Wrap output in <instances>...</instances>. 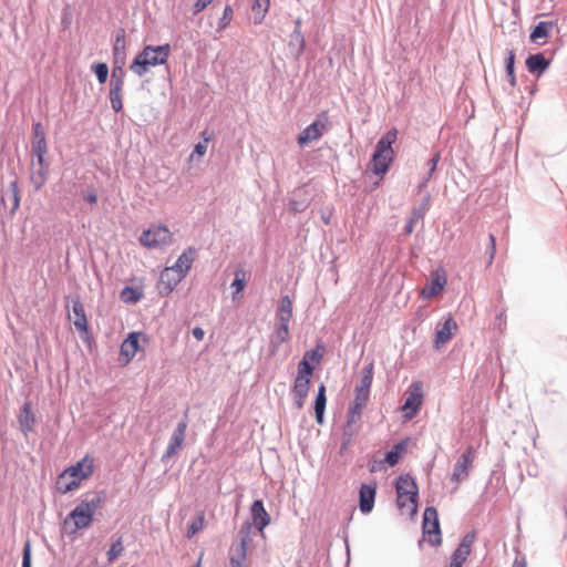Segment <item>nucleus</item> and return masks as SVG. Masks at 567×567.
Segmentation results:
<instances>
[{
    "label": "nucleus",
    "instance_id": "f257e3e1",
    "mask_svg": "<svg viewBox=\"0 0 567 567\" xmlns=\"http://www.w3.org/2000/svg\"><path fill=\"white\" fill-rule=\"evenodd\" d=\"M104 497L95 495L82 501L65 518L64 527L70 534L91 526L95 512L101 507Z\"/></svg>",
    "mask_w": 567,
    "mask_h": 567
},
{
    "label": "nucleus",
    "instance_id": "f03ea898",
    "mask_svg": "<svg viewBox=\"0 0 567 567\" xmlns=\"http://www.w3.org/2000/svg\"><path fill=\"white\" fill-rule=\"evenodd\" d=\"M94 460L90 456H84L75 465L65 468L58 477L56 488L60 493H69L76 487L80 483L89 478L93 474Z\"/></svg>",
    "mask_w": 567,
    "mask_h": 567
},
{
    "label": "nucleus",
    "instance_id": "7ed1b4c3",
    "mask_svg": "<svg viewBox=\"0 0 567 567\" xmlns=\"http://www.w3.org/2000/svg\"><path fill=\"white\" fill-rule=\"evenodd\" d=\"M398 138V130L391 128L377 143L375 151L370 161L372 172L379 176H383L394 159V151L392 144Z\"/></svg>",
    "mask_w": 567,
    "mask_h": 567
},
{
    "label": "nucleus",
    "instance_id": "20e7f679",
    "mask_svg": "<svg viewBox=\"0 0 567 567\" xmlns=\"http://www.w3.org/2000/svg\"><path fill=\"white\" fill-rule=\"evenodd\" d=\"M169 52V44L146 45L131 63L130 70L138 76H143L150 68L166 63Z\"/></svg>",
    "mask_w": 567,
    "mask_h": 567
},
{
    "label": "nucleus",
    "instance_id": "39448f33",
    "mask_svg": "<svg viewBox=\"0 0 567 567\" xmlns=\"http://www.w3.org/2000/svg\"><path fill=\"white\" fill-rule=\"evenodd\" d=\"M395 487L398 507L409 515H414L417 511V486L414 480L409 475H401Z\"/></svg>",
    "mask_w": 567,
    "mask_h": 567
},
{
    "label": "nucleus",
    "instance_id": "423d86ee",
    "mask_svg": "<svg viewBox=\"0 0 567 567\" xmlns=\"http://www.w3.org/2000/svg\"><path fill=\"white\" fill-rule=\"evenodd\" d=\"M292 300L289 296H284L280 299L276 311V318L278 320V327L274 332L275 342L280 344L289 339V322L292 319Z\"/></svg>",
    "mask_w": 567,
    "mask_h": 567
},
{
    "label": "nucleus",
    "instance_id": "0eeeda50",
    "mask_svg": "<svg viewBox=\"0 0 567 567\" xmlns=\"http://www.w3.org/2000/svg\"><path fill=\"white\" fill-rule=\"evenodd\" d=\"M173 241V234L163 225H152L144 230L140 237V243L146 248H162Z\"/></svg>",
    "mask_w": 567,
    "mask_h": 567
},
{
    "label": "nucleus",
    "instance_id": "6e6552de",
    "mask_svg": "<svg viewBox=\"0 0 567 567\" xmlns=\"http://www.w3.org/2000/svg\"><path fill=\"white\" fill-rule=\"evenodd\" d=\"M423 540L432 546L441 544V529L437 511L434 507H426L423 514Z\"/></svg>",
    "mask_w": 567,
    "mask_h": 567
},
{
    "label": "nucleus",
    "instance_id": "1a4fd4ad",
    "mask_svg": "<svg viewBox=\"0 0 567 567\" xmlns=\"http://www.w3.org/2000/svg\"><path fill=\"white\" fill-rule=\"evenodd\" d=\"M405 395H406V398H405V402L402 406V410L405 412L404 416L408 420H411L417 414V412L423 403L424 394H423L422 382L414 381L406 390Z\"/></svg>",
    "mask_w": 567,
    "mask_h": 567
},
{
    "label": "nucleus",
    "instance_id": "9d476101",
    "mask_svg": "<svg viewBox=\"0 0 567 567\" xmlns=\"http://www.w3.org/2000/svg\"><path fill=\"white\" fill-rule=\"evenodd\" d=\"M328 124V114L327 112H322L318 115V118L308 125L298 136L299 146L303 147L307 144L319 140L324 131L327 130Z\"/></svg>",
    "mask_w": 567,
    "mask_h": 567
},
{
    "label": "nucleus",
    "instance_id": "9b49d317",
    "mask_svg": "<svg viewBox=\"0 0 567 567\" xmlns=\"http://www.w3.org/2000/svg\"><path fill=\"white\" fill-rule=\"evenodd\" d=\"M475 460V449L470 445L465 449L462 455L458 457L453 473L451 475V481L455 483H461L468 477L470 470L473 466Z\"/></svg>",
    "mask_w": 567,
    "mask_h": 567
},
{
    "label": "nucleus",
    "instance_id": "f8f14e48",
    "mask_svg": "<svg viewBox=\"0 0 567 567\" xmlns=\"http://www.w3.org/2000/svg\"><path fill=\"white\" fill-rule=\"evenodd\" d=\"M141 341L148 343V337L142 332H131L121 344V357L125 359V363L132 361L140 350H143Z\"/></svg>",
    "mask_w": 567,
    "mask_h": 567
},
{
    "label": "nucleus",
    "instance_id": "ddd939ff",
    "mask_svg": "<svg viewBox=\"0 0 567 567\" xmlns=\"http://www.w3.org/2000/svg\"><path fill=\"white\" fill-rule=\"evenodd\" d=\"M184 278L173 266L164 268L157 282L159 295L168 296Z\"/></svg>",
    "mask_w": 567,
    "mask_h": 567
},
{
    "label": "nucleus",
    "instance_id": "4468645a",
    "mask_svg": "<svg viewBox=\"0 0 567 567\" xmlns=\"http://www.w3.org/2000/svg\"><path fill=\"white\" fill-rule=\"evenodd\" d=\"M251 525L265 537L264 529L270 524V515L266 511L261 499H257L250 507Z\"/></svg>",
    "mask_w": 567,
    "mask_h": 567
},
{
    "label": "nucleus",
    "instance_id": "2eb2a0df",
    "mask_svg": "<svg viewBox=\"0 0 567 567\" xmlns=\"http://www.w3.org/2000/svg\"><path fill=\"white\" fill-rule=\"evenodd\" d=\"M118 71L120 76L116 79V70H113L110 87L111 105L115 112H120L123 109L122 91L124 85V71L123 69H118Z\"/></svg>",
    "mask_w": 567,
    "mask_h": 567
},
{
    "label": "nucleus",
    "instance_id": "dca6fc26",
    "mask_svg": "<svg viewBox=\"0 0 567 567\" xmlns=\"http://www.w3.org/2000/svg\"><path fill=\"white\" fill-rule=\"evenodd\" d=\"M186 430V421H181L172 434L166 451L163 454V460L173 457L177 453V451L182 449L185 441Z\"/></svg>",
    "mask_w": 567,
    "mask_h": 567
},
{
    "label": "nucleus",
    "instance_id": "f3484780",
    "mask_svg": "<svg viewBox=\"0 0 567 567\" xmlns=\"http://www.w3.org/2000/svg\"><path fill=\"white\" fill-rule=\"evenodd\" d=\"M310 378H303L301 375H297L293 385L291 389L295 405L297 409H302L308 396L309 388H310Z\"/></svg>",
    "mask_w": 567,
    "mask_h": 567
},
{
    "label": "nucleus",
    "instance_id": "a211bd4d",
    "mask_svg": "<svg viewBox=\"0 0 567 567\" xmlns=\"http://www.w3.org/2000/svg\"><path fill=\"white\" fill-rule=\"evenodd\" d=\"M446 285L444 272L435 271L431 275V281L421 290V297L431 299L441 293Z\"/></svg>",
    "mask_w": 567,
    "mask_h": 567
},
{
    "label": "nucleus",
    "instance_id": "6ab92c4d",
    "mask_svg": "<svg viewBox=\"0 0 567 567\" xmlns=\"http://www.w3.org/2000/svg\"><path fill=\"white\" fill-rule=\"evenodd\" d=\"M377 494V483L362 484L359 493L360 511L364 514L370 513L374 506V498Z\"/></svg>",
    "mask_w": 567,
    "mask_h": 567
},
{
    "label": "nucleus",
    "instance_id": "aec40b11",
    "mask_svg": "<svg viewBox=\"0 0 567 567\" xmlns=\"http://www.w3.org/2000/svg\"><path fill=\"white\" fill-rule=\"evenodd\" d=\"M47 153H48L47 141L32 142V154L37 157L38 164L41 167V169L39 171L40 181L38 184V188L41 187L47 179L48 165L44 162V156Z\"/></svg>",
    "mask_w": 567,
    "mask_h": 567
},
{
    "label": "nucleus",
    "instance_id": "412c9836",
    "mask_svg": "<svg viewBox=\"0 0 567 567\" xmlns=\"http://www.w3.org/2000/svg\"><path fill=\"white\" fill-rule=\"evenodd\" d=\"M369 401V395L355 393L354 400L351 403L348 412V425L359 423L363 409Z\"/></svg>",
    "mask_w": 567,
    "mask_h": 567
},
{
    "label": "nucleus",
    "instance_id": "4be33fe9",
    "mask_svg": "<svg viewBox=\"0 0 567 567\" xmlns=\"http://www.w3.org/2000/svg\"><path fill=\"white\" fill-rule=\"evenodd\" d=\"M474 543V535L467 534L463 537L461 544L452 555V561L463 565L471 554V548Z\"/></svg>",
    "mask_w": 567,
    "mask_h": 567
},
{
    "label": "nucleus",
    "instance_id": "5701e85b",
    "mask_svg": "<svg viewBox=\"0 0 567 567\" xmlns=\"http://www.w3.org/2000/svg\"><path fill=\"white\" fill-rule=\"evenodd\" d=\"M70 319L73 320V323L78 331L86 332L87 331V319L85 316L84 306L80 300H73L72 303V316L70 315Z\"/></svg>",
    "mask_w": 567,
    "mask_h": 567
},
{
    "label": "nucleus",
    "instance_id": "b1692460",
    "mask_svg": "<svg viewBox=\"0 0 567 567\" xmlns=\"http://www.w3.org/2000/svg\"><path fill=\"white\" fill-rule=\"evenodd\" d=\"M456 321L452 317H449L443 323V326L436 331L434 341L435 347L439 348L442 344L446 343L453 337V333L454 331H456Z\"/></svg>",
    "mask_w": 567,
    "mask_h": 567
},
{
    "label": "nucleus",
    "instance_id": "393cba45",
    "mask_svg": "<svg viewBox=\"0 0 567 567\" xmlns=\"http://www.w3.org/2000/svg\"><path fill=\"white\" fill-rule=\"evenodd\" d=\"M196 249L194 247H188L185 249L182 255L177 258L176 262L173 267L178 270L183 276L186 277L188 274L195 258H196Z\"/></svg>",
    "mask_w": 567,
    "mask_h": 567
},
{
    "label": "nucleus",
    "instance_id": "a878e982",
    "mask_svg": "<svg viewBox=\"0 0 567 567\" xmlns=\"http://www.w3.org/2000/svg\"><path fill=\"white\" fill-rule=\"evenodd\" d=\"M373 379V363H369L362 370L360 383L355 386L354 392L370 396V388Z\"/></svg>",
    "mask_w": 567,
    "mask_h": 567
},
{
    "label": "nucleus",
    "instance_id": "bb28decb",
    "mask_svg": "<svg viewBox=\"0 0 567 567\" xmlns=\"http://www.w3.org/2000/svg\"><path fill=\"white\" fill-rule=\"evenodd\" d=\"M526 66L530 73L540 74L549 66V61L544 56L543 53H537L527 58Z\"/></svg>",
    "mask_w": 567,
    "mask_h": 567
},
{
    "label": "nucleus",
    "instance_id": "cd10ccee",
    "mask_svg": "<svg viewBox=\"0 0 567 567\" xmlns=\"http://www.w3.org/2000/svg\"><path fill=\"white\" fill-rule=\"evenodd\" d=\"M252 528H254V526L249 522L244 523L240 527V530H239L240 545L238 548V553H241V557H247V550L252 540V538H251Z\"/></svg>",
    "mask_w": 567,
    "mask_h": 567
},
{
    "label": "nucleus",
    "instance_id": "c85d7f7f",
    "mask_svg": "<svg viewBox=\"0 0 567 567\" xmlns=\"http://www.w3.org/2000/svg\"><path fill=\"white\" fill-rule=\"evenodd\" d=\"M327 404L326 386L321 384L318 389V394L315 402V413L318 424L323 423V414Z\"/></svg>",
    "mask_w": 567,
    "mask_h": 567
},
{
    "label": "nucleus",
    "instance_id": "c756f323",
    "mask_svg": "<svg viewBox=\"0 0 567 567\" xmlns=\"http://www.w3.org/2000/svg\"><path fill=\"white\" fill-rule=\"evenodd\" d=\"M554 28L551 21H540L532 31L529 39L532 42H537L542 39H547Z\"/></svg>",
    "mask_w": 567,
    "mask_h": 567
},
{
    "label": "nucleus",
    "instance_id": "7c9ffc66",
    "mask_svg": "<svg viewBox=\"0 0 567 567\" xmlns=\"http://www.w3.org/2000/svg\"><path fill=\"white\" fill-rule=\"evenodd\" d=\"M270 7V0H255L251 7L255 24H260Z\"/></svg>",
    "mask_w": 567,
    "mask_h": 567
},
{
    "label": "nucleus",
    "instance_id": "2f4dec72",
    "mask_svg": "<svg viewBox=\"0 0 567 567\" xmlns=\"http://www.w3.org/2000/svg\"><path fill=\"white\" fill-rule=\"evenodd\" d=\"M406 451V443L405 442H399L396 443L391 451H389L386 454H385V462L390 465V466H394L399 463V461L401 460L402 455L405 453Z\"/></svg>",
    "mask_w": 567,
    "mask_h": 567
},
{
    "label": "nucleus",
    "instance_id": "473e14b6",
    "mask_svg": "<svg viewBox=\"0 0 567 567\" xmlns=\"http://www.w3.org/2000/svg\"><path fill=\"white\" fill-rule=\"evenodd\" d=\"M205 527V513L203 511L198 512L193 518L192 523L188 526L186 536L187 538H192L197 533L203 530Z\"/></svg>",
    "mask_w": 567,
    "mask_h": 567
},
{
    "label": "nucleus",
    "instance_id": "72a5a7b5",
    "mask_svg": "<svg viewBox=\"0 0 567 567\" xmlns=\"http://www.w3.org/2000/svg\"><path fill=\"white\" fill-rule=\"evenodd\" d=\"M296 25H297V28L291 33V43L290 44H293L296 42L298 45V53H301L305 50L306 41H305V38L300 30V20L296 21Z\"/></svg>",
    "mask_w": 567,
    "mask_h": 567
},
{
    "label": "nucleus",
    "instance_id": "f704fd0d",
    "mask_svg": "<svg viewBox=\"0 0 567 567\" xmlns=\"http://www.w3.org/2000/svg\"><path fill=\"white\" fill-rule=\"evenodd\" d=\"M440 154L436 153L433 155V157L427 162L429 165V172L427 175L424 177L423 182L420 184L419 188H423L426 186L427 182L431 179L433 173L436 171L437 163L440 162Z\"/></svg>",
    "mask_w": 567,
    "mask_h": 567
},
{
    "label": "nucleus",
    "instance_id": "c9c22d12",
    "mask_svg": "<svg viewBox=\"0 0 567 567\" xmlns=\"http://www.w3.org/2000/svg\"><path fill=\"white\" fill-rule=\"evenodd\" d=\"M9 189L12 193V202H13L12 208H11V214H14L18 210V208L20 207V202H21L20 189H19L17 181H13L10 183Z\"/></svg>",
    "mask_w": 567,
    "mask_h": 567
},
{
    "label": "nucleus",
    "instance_id": "e433bc0d",
    "mask_svg": "<svg viewBox=\"0 0 567 567\" xmlns=\"http://www.w3.org/2000/svg\"><path fill=\"white\" fill-rule=\"evenodd\" d=\"M34 422L33 415L28 404L23 406V414L20 416V424L23 431H30Z\"/></svg>",
    "mask_w": 567,
    "mask_h": 567
},
{
    "label": "nucleus",
    "instance_id": "4c0bfd02",
    "mask_svg": "<svg viewBox=\"0 0 567 567\" xmlns=\"http://www.w3.org/2000/svg\"><path fill=\"white\" fill-rule=\"evenodd\" d=\"M121 298L124 302H137L141 299V293L131 287H125L121 292Z\"/></svg>",
    "mask_w": 567,
    "mask_h": 567
},
{
    "label": "nucleus",
    "instance_id": "58836bf2",
    "mask_svg": "<svg viewBox=\"0 0 567 567\" xmlns=\"http://www.w3.org/2000/svg\"><path fill=\"white\" fill-rule=\"evenodd\" d=\"M313 370L315 367L310 364L309 360L302 358V360L298 363L297 375L311 379Z\"/></svg>",
    "mask_w": 567,
    "mask_h": 567
},
{
    "label": "nucleus",
    "instance_id": "ea45409f",
    "mask_svg": "<svg viewBox=\"0 0 567 567\" xmlns=\"http://www.w3.org/2000/svg\"><path fill=\"white\" fill-rule=\"evenodd\" d=\"M233 8L227 4L224 9L223 17L219 19L218 31H223L229 25L230 21L233 20Z\"/></svg>",
    "mask_w": 567,
    "mask_h": 567
},
{
    "label": "nucleus",
    "instance_id": "a19ab883",
    "mask_svg": "<svg viewBox=\"0 0 567 567\" xmlns=\"http://www.w3.org/2000/svg\"><path fill=\"white\" fill-rule=\"evenodd\" d=\"M125 53V32L121 29L116 35L114 43V55L115 58L120 54L124 55Z\"/></svg>",
    "mask_w": 567,
    "mask_h": 567
},
{
    "label": "nucleus",
    "instance_id": "79ce46f5",
    "mask_svg": "<svg viewBox=\"0 0 567 567\" xmlns=\"http://www.w3.org/2000/svg\"><path fill=\"white\" fill-rule=\"evenodd\" d=\"M124 550L122 539L118 538L115 543L112 544L111 548L107 551L109 561H113L118 558Z\"/></svg>",
    "mask_w": 567,
    "mask_h": 567
},
{
    "label": "nucleus",
    "instance_id": "37998d69",
    "mask_svg": "<svg viewBox=\"0 0 567 567\" xmlns=\"http://www.w3.org/2000/svg\"><path fill=\"white\" fill-rule=\"evenodd\" d=\"M92 70L97 76L101 84L105 83L109 74V68L105 63H95L92 65Z\"/></svg>",
    "mask_w": 567,
    "mask_h": 567
},
{
    "label": "nucleus",
    "instance_id": "c03bdc74",
    "mask_svg": "<svg viewBox=\"0 0 567 567\" xmlns=\"http://www.w3.org/2000/svg\"><path fill=\"white\" fill-rule=\"evenodd\" d=\"M202 135L204 137V143H198V144L195 145L194 152L190 155V159L194 157L195 154L198 155L199 157H202L207 152V144L210 141V136L207 135V131H204L202 133Z\"/></svg>",
    "mask_w": 567,
    "mask_h": 567
},
{
    "label": "nucleus",
    "instance_id": "a18cd8bd",
    "mask_svg": "<svg viewBox=\"0 0 567 567\" xmlns=\"http://www.w3.org/2000/svg\"><path fill=\"white\" fill-rule=\"evenodd\" d=\"M231 287L235 289L234 291V298L236 297V295L240 293L244 288L246 287V279H245V275L237 271L235 272V279L231 284Z\"/></svg>",
    "mask_w": 567,
    "mask_h": 567
},
{
    "label": "nucleus",
    "instance_id": "49530a36",
    "mask_svg": "<svg viewBox=\"0 0 567 567\" xmlns=\"http://www.w3.org/2000/svg\"><path fill=\"white\" fill-rule=\"evenodd\" d=\"M41 142L45 140V132L40 122L34 123L32 126V142Z\"/></svg>",
    "mask_w": 567,
    "mask_h": 567
},
{
    "label": "nucleus",
    "instance_id": "de8ad7c7",
    "mask_svg": "<svg viewBox=\"0 0 567 567\" xmlns=\"http://www.w3.org/2000/svg\"><path fill=\"white\" fill-rule=\"evenodd\" d=\"M305 359L312 361L315 363H319L321 358H322V353L320 352V347H317V349L315 350H311V351H307L303 355Z\"/></svg>",
    "mask_w": 567,
    "mask_h": 567
},
{
    "label": "nucleus",
    "instance_id": "09e8293b",
    "mask_svg": "<svg viewBox=\"0 0 567 567\" xmlns=\"http://www.w3.org/2000/svg\"><path fill=\"white\" fill-rule=\"evenodd\" d=\"M496 254V239L493 234L489 235V248H488V261L487 265H492Z\"/></svg>",
    "mask_w": 567,
    "mask_h": 567
},
{
    "label": "nucleus",
    "instance_id": "8fccbe9b",
    "mask_svg": "<svg viewBox=\"0 0 567 567\" xmlns=\"http://www.w3.org/2000/svg\"><path fill=\"white\" fill-rule=\"evenodd\" d=\"M22 567H31V545L29 542L23 548Z\"/></svg>",
    "mask_w": 567,
    "mask_h": 567
},
{
    "label": "nucleus",
    "instance_id": "3c124183",
    "mask_svg": "<svg viewBox=\"0 0 567 567\" xmlns=\"http://www.w3.org/2000/svg\"><path fill=\"white\" fill-rule=\"evenodd\" d=\"M214 0H196L194 4V13L202 12L206 9Z\"/></svg>",
    "mask_w": 567,
    "mask_h": 567
},
{
    "label": "nucleus",
    "instance_id": "603ef678",
    "mask_svg": "<svg viewBox=\"0 0 567 567\" xmlns=\"http://www.w3.org/2000/svg\"><path fill=\"white\" fill-rule=\"evenodd\" d=\"M246 557H241V553H238V557H231L230 558V566L231 567H246L245 566Z\"/></svg>",
    "mask_w": 567,
    "mask_h": 567
},
{
    "label": "nucleus",
    "instance_id": "864d4df0",
    "mask_svg": "<svg viewBox=\"0 0 567 567\" xmlns=\"http://www.w3.org/2000/svg\"><path fill=\"white\" fill-rule=\"evenodd\" d=\"M83 199L92 205H95L97 203V195L94 190H91L83 194Z\"/></svg>",
    "mask_w": 567,
    "mask_h": 567
},
{
    "label": "nucleus",
    "instance_id": "5fc2aeb1",
    "mask_svg": "<svg viewBox=\"0 0 567 567\" xmlns=\"http://www.w3.org/2000/svg\"><path fill=\"white\" fill-rule=\"evenodd\" d=\"M192 333H193L194 338L196 340H198V341H202L204 339V336H205V331L200 327H195L192 330Z\"/></svg>",
    "mask_w": 567,
    "mask_h": 567
},
{
    "label": "nucleus",
    "instance_id": "6e6d98bb",
    "mask_svg": "<svg viewBox=\"0 0 567 567\" xmlns=\"http://www.w3.org/2000/svg\"><path fill=\"white\" fill-rule=\"evenodd\" d=\"M514 64H515V52L513 50H511L508 52V56L506 59V69L514 68Z\"/></svg>",
    "mask_w": 567,
    "mask_h": 567
},
{
    "label": "nucleus",
    "instance_id": "4d7b16f0",
    "mask_svg": "<svg viewBox=\"0 0 567 567\" xmlns=\"http://www.w3.org/2000/svg\"><path fill=\"white\" fill-rule=\"evenodd\" d=\"M506 72H507V75H508L509 84H511V86L514 87L516 85V76H515V73H514V68L506 69Z\"/></svg>",
    "mask_w": 567,
    "mask_h": 567
},
{
    "label": "nucleus",
    "instance_id": "13d9d810",
    "mask_svg": "<svg viewBox=\"0 0 567 567\" xmlns=\"http://www.w3.org/2000/svg\"><path fill=\"white\" fill-rule=\"evenodd\" d=\"M414 224H415V220L414 219H411L409 220V223L406 224L405 226V231L406 234H411L414 229Z\"/></svg>",
    "mask_w": 567,
    "mask_h": 567
},
{
    "label": "nucleus",
    "instance_id": "bf43d9fd",
    "mask_svg": "<svg viewBox=\"0 0 567 567\" xmlns=\"http://www.w3.org/2000/svg\"><path fill=\"white\" fill-rule=\"evenodd\" d=\"M462 566H463V565L457 564V563H454V561H452V560H451V563H450V566H449V567H462Z\"/></svg>",
    "mask_w": 567,
    "mask_h": 567
},
{
    "label": "nucleus",
    "instance_id": "052dcab7",
    "mask_svg": "<svg viewBox=\"0 0 567 567\" xmlns=\"http://www.w3.org/2000/svg\"><path fill=\"white\" fill-rule=\"evenodd\" d=\"M200 556H203V554ZM194 567H202V557H199L197 564Z\"/></svg>",
    "mask_w": 567,
    "mask_h": 567
},
{
    "label": "nucleus",
    "instance_id": "680f3d73",
    "mask_svg": "<svg viewBox=\"0 0 567 567\" xmlns=\"http://www.w3.org/2000/svg\"><path fill=\"white\" fill-rule=\"evenodd\" d=\"M120 68H115L114 70H116V79H118L120 76V71H118Z\"/></svg>",
    "mask_w": 567,
    "mask_h": 567
}]
</instances>
